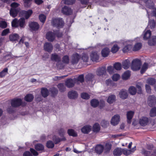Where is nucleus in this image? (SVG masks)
Listing matches in <instances>:
<instances>
[{
    "mask_svg": "<svg viewBox=\"0 0 156 156\" xmlns=\"http://www.w3.org/2000/svg\"><path fill=\"white\" fill-rule=\"evenodd\" d=\"M147 7L146 10L149 19L150 16H156V8L154 6L153 0H144Z\"/></svg>",
    "mask_w": 156,
    "mask_h": 156,
    "instance_id": "f257e3e1",
    "label": "nucleus"
},
{
    "mask_svg": "<svg viewBox=\"0 0 156 156\" xmlns=\"http://www.w3.org/2000/svg\"><path fill=\"white\" fill-rule=\"evenodd\" d=\"M19 4L16 2H13L11 5V8L10 11V14L13 17H16L20 9L18 8Z\"/></svg>",
    "mask_w": 156,
    "mask_h": 156,
    "instance_id": "f03ea898",
    "label": "nucleus"
},
{
    "mask_svg": "<svg viewBox=\"0 0 156 156\" xmlns=\"http://www.w3.org/2000/svg\"><path fill=\"white\" fill-rule=\"evenodd\" d=\"M25 24V20L24 18H21L19 20L16 19H15L12 22V27H17L20 26L21 27H23Z\"/></svg>",
    "mask_w": 156,
    "mask_h": 156,
    "instance_id": "7ed1b4c3",
    "label": "nucleus"
},
{
    "mask_svg": "<svg viewBox=\"0 0 156 156\" xmlns=\"http://www.w3.org/2000/svg\"><path fill=\"white\" fill-rule=\"evenodd\" d=\"M132 40H128L123 42L125 46L123 48L122 51L123 52H126L132 49V44L134 43Z\"/></svg>",
    "mask_w": 156,
    "mask_h": 156,
    "instance_id": "20e7f679",
    "label": "nucleus"
},
{
    "mask_svg": "<svg viewBox=\"0 0 156 156\" xmlns=\"http://www.w3.org/2000/svg\"><path fill=\"white\" fill-rule=\"evenodd\" d=\"M141 65V62L139 59H134L132 62L131 69L133 71L139 70L140 69Z\"/></svg>",
    "mask_w": 156,
    "mask_h": 156,
    "instance_id": "39448f33",
    "label": "nucleus"
},
{
    "mask_svg": "<svg viewBox=\"0 0 156 156\" xmlns=\"http://www.w3.org/2000/svg\"><path fill=\"white\" fill-rule=\"evenodd\" d=\"M51 24L54 27L58 28L62 27L63 26V22L62 19L59 18H54L52 19Z\"/></svg>",
    "mask_w": 156,
    "mask_h": 156,
    "instance_id": "423d86ee",
    "label": "nucleus"
},
{
    "mask_svg": "<svg viewBox=\"0 0 156 156\" xmlns=\"http://www.w3.org/2000/svg\"><path fill=\"white\" fill-rule=\"evenodd\" d=\"M56 34V32L49 31L46 34V38L50 41H52L55 39Z\"/></svg>",
    "mask_w": 156,
    "mask_h": 156,
    "instance_id": "0eeeda50",
    "label": "nucleus"
},
{
    "mask_svg": "<svg viewBox=\"0 0 156 156\" xmlns=\"http://www.w3.org/2000/svg\"><path fill=\"white\" fill-rule=\"evenodd\" d=\"M29 27L30 30L32 31L37 30L40 27L39 24L36 22H30L29 23Z\"/></svg>",
    "mask_w": 156,
    "mask_h": 156,
    "instance_id": "6e6552de",
    "label": "nucleus"
},
{
    "mask_svg": "<svg viewBox=\"0 0 156 156\" xmlns=\"http://www.w3.org/2000/svg\"><path fill=\"white\" fill-rule=\"evenodd\" d=\"M150 120L146 116H142L139 119V123L141 126H145L147 125Z\"/></svg>",
    "mask_w": 156,
    "mask_h": 156,
    "instance_id": "1a4fd4ad",
    "label": "nucleus"
},
{
    "mask_svg": "<svg viewBox=\"0 0 156 156\" xmlns=\"http://www.w3.org/2000/svg\"><path fill=\"white\" fill-rule=\"evenodd\" d=\"M80 56L77 53L73 55L71 58V62L72 64H76L78 63L80 58Z\"/></svg>",
    "mask_w": 156,
    "mask_h": 156,
    "instance_id": "9d476101",
    "label": "nucleus"
},
{
    "mask_svg": "<svg viewBox=\"0 0 156 156\" xmlns=\"http://www.w3.org/2000/svg\"><path fill=\"white\" fill-rule=\"evenodd\" d=\"M120 121V116L118 115H114L112 118L111 123L113 126L117 125Z\"/></svg>",
    "mask_w": 156,
    "mask_h": 156,
    "instance_id": "9b49d317",
    "label": "nucleus"
},
{
    "mask_svg": "<svg viewBox=\"0 0 156 156\" xmlns=\"http://www.w3.org/2000/svg\"><path fill=\"white\" fill-rule=\"evenodd\" d=\"M11 105L13 107H17L22 105V100L20 99L17 98L12 100L11 101Z\"/></svg>",
    "mask_w": 156,
    "mask_h": 156,
    "instance_id": "f8f14e48",
    "label": "nucleus"
},
{
    "mask_svg": "<svg viewBox=\"0 0 156 156\" xmlns=\"http://www.w3.org/2000/svg\"><path fill=\"white\" fill-rule=\"evenodd\" d=\"M156 102V97L153 95L150 96L148 98L147 103L150 106L154 105Z\"/></svg>",
    "mask_w": 156,
    "mask_h": 156,
    "instance_id": "ddd939ff",
    "label": "nucleus"
},
{
    "mask_svg": "<svg viewBox=\"0 0 156 156\" xmlns=\"http://www.w3.org/2000/svg\"><path fill=\"white\" fill-rule=\"evenodd\" d=\"M32 12L31 10H29L27 11H22L20 13V15L24 17L26 19H27L30 16Z\"/></svg>",
    "mask_w": 156,
    "mask_h": 156,
    "instance_id": "4468645a",
    "label": "nucleus"
},
{
    "mask_svg": "<svg viewBox=\"0 0 156 156\" xmlns=\"http://www.w3.org/2000/svg\"><path fill=\"white\" fill-rule=\"evenodd\" d=\"M106 69L105 67H103L98 69L96 71V74L99 76H105Z\"/></svg>",
    "mask_w": 156,
    "mask_h": 156,
    "instance_id": "2eb2a0df",
    "label": "nucleus"
},
{
    "mask_svg": "<svg viewBox=\"0 0 156 156\" xmlns=\"http://www.w3.org/2000/svg\"><path fill=\"white\" fill-rule=\"evenodd\" d=\"M44 49L46 51L50 52L53 49V46L51 43H46L44 46Z\"/></svg>",
    "mask_w": 156,
    "mask_h": 156,
    "instance_id": "dca6fc26",
    "label": "nucleus"
},
{
    "mask_svg": "<svg viewBox=\"0 0 156 156\" xmlns=\"http://www.w3.org/2000/svg\"><path fill=\"white\" fill-rule=\"evenodd\" d=\"M62 12L63 13L66 15L71 14L72 13L71 9L66 6H65L62 8Z\"/></svg>",
    "mask_w": 156,
    "mask_h": 156,
    "instance_id": "f3484780",
    "label": "nucleus"
},
{
    "mask_svg": "<svg viewBox=\"0 0 156 156\" xmlns=\"http://www.w3.org/2000/svg\"><path fill=\"white\" fill-rule=\"evenodd\" d=\"M91 128L92 127L91 126L87 125L84 126L81 129V131L83 133L87 134L91 130Z\"/></svg>",
    "mask_w": 156,
    "mask_h": 156,
    "instance_id": "a211bd4d",
    "label": "nucleus"
},
{
    "mask_svg": "<svg viewBox=\"0 0 156 156\" xmlns=\"http://www.w3.org/2000/svg\"><path fill=\"white\" fill-rule=\"evenodd\" d=\"M151 36V31L149 30H145L143 33V39L144 40L148 39Z\"/></svg>",
    "mask_w": 156,
    "mask_h": 156,
    "instance_id": "6ab92c4d",
    "label": "nucleus"
},
{
    "mask_svg": "<svg viewBox=\"0 0 156 156\" xmlns=\"http://www.w3.org/2000/svg\"><path fill=\"white\" fill-rule=\"evenodd\" d=\"M85 80L89 83H93L94 80V76L91 74L87 75L85 77Z\"/></svg>",
    "mask_w": 156,
    "mask_h": 156,
    "instance_id": "aec40b11",
    "label": "nucleus"
},
{
    "mask_svg": "<svg viewBox=\"0 0 156 156\" xmlns=\"http://www.w3.org/2000/svg\"><path fill=\"white\" fill-rule=\"evenodd\" d=\"M119 96L122 99H126L128 96L126 90H121L119 93Z\"/></svg>",
    "mask_w": 156,
    "mask_h": 156,
    "instance_id": "412c9836",
    "label": "nucleus"
},
{
    "mask_svg": "<svg viewBox=\"0 0 156 156\" xmlns=\"http://www.w3.org/2000/svg\"><path fill=\"white\" fill-rule=\"evenodd\" d=\"M91 60L93 61H97L98 59L99 55L97 52H94L90 55Z\"/></svg>",
    "mask_w": 156,
    "mask_h": 156,
    "instance_id": "4be33fe9",
    "label": "nucleus"
},
{
    "mask_svg": "<svg viewBox=\"0 0 156 156\" xmlns=\"http://www.w3.org/2000/svg\"><path fill=\"white\" fill-rule=\"evenodd\" d=\"M110 52V49L108 48H104L102 50L101 55L103 57H106L108 55Z\"/></svg>",
    "mask_w": 156,
    "mask_h": 156,
    "instance_id": "5701e85b",
    "label": "nucleus"
},
{
    "mask_svg": "<svg viewBox=\"0 0 156 156\" xmlns=\"http://www.w3.org/2000/svg\"><path fill=\"white\" fill-rule=\"evenodd\" d=\"M104 149V146L101 144L97 145L95 148V151L98 154L101 153L103 151Z\"/></svg>",
    "mask_w": 156,
    "mask_h": 156,
    "instance_id": "b1692460",
    "label": "nucleus"
},
{
    "mask_svg": "<svg viewBox=\"0 0 156 156\" xmlns=\"http://www.w3.org/2000/svg\"><path fill=\"white\" fill-rule=\"evenodd\" d=\"M113 154L114 156H120L122 154V149L116 148L114 150Z\"/></svg>",
    "mask_w": 156,
    "mask_h": 156,
    "instance_id": "393cba45",
    "label": "nucleus"
},
{
    "mask_svg": "<svg viewBox=\"0 0 156 156\" xmlns=\"http://www.w3.org/2000/svg\"><path fill=\"white\" fill-rule=\"evenodd\" d=\"M78 94L75 91H71L68 93V97L71 99H75L77 97Z\"/></svg>",
    "mask_w": 156,
    "mask_h": 156,
    "instance_id": "a878e982",
    "label": "nucleus"
},
{
    "mask_svg": "<svg viewBox=\"0 0 156 156\" xmlns=\"http://www.w3.org/2000/svg\"><path fill=\"white\" fill-rule=\"evenodd\" d=\"M65 83L67 87L69 88L71 87L74 85V81L73 79H69L66 80Z\"/></svg>",
    "mask_w": 156,
    "mask_h": 156,
    "instance_id": "bb28decb",
    "label": "nucleus"
},
{
    "mask_svg": "<svg viewBox=\"0 0 156 156\" xmlns=\"http://www.w3.org/2000/svg\"><path fill=\"white\" fill-rule=\"evenodd\" d=\"M134 114V112L132 111H130L127 112V122L128 123H130L131 120L133 118Z\"/></svg>",
    "mask_w": 156,
    "mask_h": 156,
    "instance_id": "cd10ccee",
    "label": "nucleus"
},
{
    "mask_svg": "<svg viewBox=\"0 0 156 156\" xmlns=\"http://www.w3.org/2000/svg\"><path fill=\"white\" fill-rule=\"evenodd\" d=\"M116 100V97L113 94H112L109 96L107 99V102L109 103L112 104Z\"/></svg>",
    "mask_w": 156,
    "mask_h": 156,
    "instance_id": "c85d7f7f",
    "label": "nucleus"
},
{
    "mask_svg": "<svg viewBox=\"0 0 156 156\" xmlns=\"http://www.w3.org/2000/svg\"><path fill=\"white\" fill-rule=\"evenodd\" d=\"M130 62L128 59H126L124 61L122 64L123 68L125 69H128L129 67Z\"/></svg>",
    "mask_w": 156,
    "mask_h": 156,
    "instance_id": "c756f323",
    "label": "nucleus"
},
{
    "mask_svg": "<svg viewBox=\"0 0 156 156\" xmlns=\"http://www.w3.org/2000/svg\"><path fill=\"white\" fill-rule=\"evenodd\" d=\"M130 75V72L129 70H127L122 74V79L124 80H126L129 77Z\"/></svg>",
    "mask_w": 156,
    "mask_h": 156,
    "instance_id": "7c9ffc66",
    "label": "nucleus"
},
{
    "mask_svg": "<svg viewBox=\"0 0 156 156\" xmlns=\"http://www.w3.org/2000/svg\"><path fill=\"white\" fill-rule=\"evenodd\" d=\"M119 42H117V44H114L113 46L112 47L111 49V51L112 53H115L119 50V48L118 46V44Z\"/></svg>",
    "mask_w": 156,
    "mask_h": 156,
    "instance_id": "2f4dec72",
    "label": "nucleus"
},
{
    "mask_svg": "<svg viewBox=\"0 0 156 156\" xmlns=\"http://www.w3.org/2000/svg\"><path fill=\"white\" fill-rule=\"evenodd\" d=\"M60 57L56 54H52L51 56V59L55 61H58L60 60Z\"/></svg>",
    "mask_w": 156,
    "mask_h": 156,
    "instance_id": "473e14b6",
    "label": "nucleus"
},
{
    "mask_svg": "<svg viewBox=\"0 0 156 156\" xmlns=\"http://www.w3.org/2000/svg\"><path fill=\"white\" fill-rule=\"evenodd\" d=\"M141 44L140 43H137L135 44L133 47H132V50L136 51L140 50L141 47Z\"/></svg>",
    "mask_w": 156,
    "mask_h": 156,
    "instance_id": "72a5a7b5",
    "label": "nucleus"
},
{
    "mask_svg": "<svg viewBox=\"0 0 156 156\" xmlns=\"http://www.w3.org/2000/svg\"><path fill=\"white\" fill-rule=\"evenodd\" d=\"M35 148L37 151H41L44 150V147L41 144H38L35 145Z\"/></svg>",
    "mask_w": 156,
    "mask_h": 156,
    "instance_id": "f704fd0d",
    "label": "nucleus"
},
{
    "mask_svg": "<svg viewBox=\"0 0 156 156\" xmlns=\"http://www.w3.org/2000/svg\"><path fill=\"white\" fill-rule=\"evenodd\" d=\"M129 92L130 94L134 95L136 94V90L135 87L133 86H131L129 88Z\"/></svg>",
    "mask_w": 156,
    "mask_h": 156,
    "instance_id": "c9c22d12",
    "label": "nucleus"
},
{
    "mask_svg": "<svg viewBox=\"0 0 156 156\" xmlns=\"http://www.w3.org/2000/svg\"><path fill=\"white\" fill-rule=\"evenodd\" d=\"M142 153L145 156H156V152H155L154 154H151V152L150 151H146L144 149L143 150Z\"/></svg>",
    "mask_w": 156,
    "mask_h": 156,
    "instance_id": "e433bc0d",
    "label": "nucleus"
},
{
    "mask_svg": "<svg viewBox=\"0 0 156 156\" xmlns=\"http://www.w3.org/2000/svg\"><path fill=\"white\" fill-rule=\"evenodd\" d=\"M19 38V35L17 34H11L9 36V39L11 41L17 40Z\"/></svg>",
    "mask_w": 156,
    "mask_h": 156,
    "instance_id": "4c0bfd02",
    "label": "nucleus"
},
{
    "mask_svg": "<svg viewBox=\"0 0 156 156\" xmlns=\"http://www.w3.org/2000/svg\"><path fill=\"white\" fill-rule=\"evenodd\" d=\"M68 133L69 136L75 137L77 136V133L74 130L72 129H69L68 130Z\"/></svg>",
    "mask_w": 156,
    "mask_h": 156,
    "instance_id": "58836bf2",
    "label": "nucleus"
},
{
    "mask_svg": "<svg viewBox=\"0 0 156 156\" xmlns=\"http://www.w3.org/2000/svg\"><path fill=\"white\" fill-rule=\"evenodd\" d=\"M148 43L150 45H153L156 44V36H153L151 39L148 41Z\"/></svg>",
    "mask_w": 156,
    "mask_h": 156,
    "instance_id": "ea45409f",
    "label": "nucleus"
},
{
    "mask_svg": "<svg viewBox=\"0 0 156 156\" xmlns=\"http://www.w3.org/2000/svg\"><path fill=\"white\" fill-rule=\"evenodd\" d=\"M33 96L31 94H27L25 97V100L27 101H31L34 98Z\"/></svg>",
    "mask_w": 156,
    "mask_h": 156,
    "instance_id": "a19ab883",
    "label": "nucleus"
},
{
    "mask_svg": "<svg viewBox=\"0 0 156 156\" xmlns=\"http://www.w3.org/2000/svg\"><path fill=\"white\" fill-rule=\"evenodd\" d=\"M41 93L43 97H47L48 94V89L46 88H42L41 90Z\"/></svg>",
    "mask_w": 156,
    "mask_h": 156,
    "instance_id": "79ce46f5",
    "label": "nucleus"
},
{
    "mask_svg": "<svg viewBox=\"0 0 156 156\" xmlns=\"http://www.w3.org/2000/svg\"><path fill=\"white\" fill-rule=\"evenodd\" d=\"M100 130V126L98 123H95L93 127V130L94 132H98Z\"/></svg>",
    "mask_w": 156,
    "mask_h": 156,
    "instance_id": "37998d69",
    "label": "nucleus"
},
{
    "mask_svg": "<svg viewBox=\"0 0 156 156\" xmlns=\"http://www.w3.org/2000/svg\"><path fill=\"white\" fill-rule=\"evenodd\" d=\"M99 103L98 101L96 99H93L91 101V105L94 107H97Z\"/></svg>",
    "mask_w": 156,
    "mask_h": 156,
    "instance_id": "c03bdc74",
    "label": "nucleus"
},
{
    "mask_svg": "<svg viewBox=\"0 0 156 156\" xmlns=\"http://www.w3.org/2000/svg\"><path fill=\"white\" fill-rule=\"evenodd\" d=\"M143 84L141 83H138L136 85V87L138 89L137 93L138 94H141L142 93L141 87H142Z\"/></svg>",
    "mask_w": 156,
    "mask_h": 156,
    "instance_id": "a18cd8bd",
    "label": "nucleus"
},
{
    "mask_svg": "<svg viewBox=\"0 0 156 156\" xmlns=\"http://www.w3.org/2000/svg\"><path fill=\"white\" fill-rule=\"evenodd\" d=\"M148 67V64L147 63H144L141 69L140 72L142 74L144 73L147 69Z\"/></svg>",
    "mask_w": 156,
    "mask_h": 156,
    "instance_id": "49530a36",
    "label": "nucleus"
},
{
    "mask_svg": "<svg viewBox=\"0 0 156 156\" xmlns=\"http://www.w3.org/2000/svg\"><path fill=\"white\" fill-rule=\"evenodd\" d=\"M148 26H150L151 29L154 28L155 26V23L154 20H149Z\"/></svg>",
    "mask_w": 156,
    "mask_h": 156,
    "instance_id": "de8ad7c7",
    "label": "nucleus"
},
{
    "mask_svg": "<svg viewBox=\"0 0 156 156\" xmlns=\"http://www.w3.org/2000/svg\"><path fill=\"white\" fill-rule=\"evenodd\" d=\"M46 146L48 148H52L54 147V144L52 141H48L47 142Z\"/></svg>",
    "mask_w": 156,
    "mask_h": 156,
    "instance_id": "09e8293b",
    "label": "nucleus"
},
{
    "mask_svg": "<svg viewBox=\"0 0 156 156\" xmlns=\"http://www.w3.org/2000/svg\"><path fill=\"white\" fill-rule=\"evenodd\" d=\"M114 68L116 70H120L122 68V65L119 62H117L114 64Z\"/></svg>",
    "mask_w": 156,
    "mask_h": 156,
    "instance_id": "8fccbe9b",
    "label": "nucleus"
},
{
    "mask_svg": "<svg viewBox=\"0 0 156 156\" xmlns=\"http://www.w3.org/2000/svg\"><path fill=\"white\" fill-rule=\"evenodd\" d=\"M8 69L7 68H5L0 73V77L4 76L8 73Z\"/></svg>",
    "mask_w": 156,
    "mask_h": 156,
    "instance_id": "3c124183",
    "label": "nucleus"
},
{
    "mask_svg": "<svg viewBox=\"0 0 156 156\" xmlns=\"http://www.w3.org/2000/svg\"><path fill=\"white\" fill-rule=\"evenodd\" d=\"M39 19L41 22L44 23L46 19V16L43 14H41L39 16Z\"/></svg>",
    "mask_w": 156,
    "mask_h": 156,
    "instance_id": "603ef678",
    "label": "nucleus"
},
{
    "mask_svg": "<svg viewBox=\"0 0 156 156\" xmlns=\"http://www.w3.org/2000/svg\"><path fill=\"white\" fill-rule=\"evenodd\" d=\"M147 82L151 85H153L155 83L156 81L154 79L150 78L147 80Z\"/></svg>",
    "mask_w": 156,
    "mask_h": 156,
    "instance_id": "864d4df0",
    "label": "nucleus"
},
{
    "mask_svg": "<svg viewBox=\"0 0 156 156\" xmlns=\"http://www.w3.org/2000/svg\"><path fill=\"white\" fill-rule=\"evenodd\" d=\"M150 115L151 117H154L156 116V108H153L151 110Z\"/></svg>",
    "mask_w": 156,
    "mask_h": 156,
    "instance_id": "5fc2aeb1",
    "label": "nucleus"
},
{
    "mask_svg": "<svg viewBox=\"0 0 156 156\" xmlns=\"http://www.w3.org/2000/svg\"><path fill=\"white\" fill-rule=\"evenodd\" d=\"M111 144L108 143H107L105 144V146L104 147V149L107 152L111 149Z\"/></svg>",
    "mask_w": 156,
    "mask_h": 156,
    "instance_id": "6e6d98bb",
    "label": "nucleus"
},
{
    "mask_svg": "<svg viewBox=\"0 0 156 156\" xmlns=\"http://www.w3.org/2000/svg\"><path fill=\"white\" fill-rule=\"evenodd\" d=\"M120 75L118 74H115L112 77V78L113 81H117L119 79Z\"/></svg>",
    "mask_w": 156,
    "mask_h": 156,
    "instance_id": "4d7b16f0",
    "label": "nucleus"
},
{
    "mask_svg": "<svg viewBox=\"0 0 156 156\" xmlns=\"http://www.w3.org/2000/svg\"><path fill=\"white\" fill-rule=\"evenodd\" d=\"M58 87L60 90L61 92L64 91L65 90V87L63 83L59 84L58 85Z\"/></svg>",
    "mask_w": 156,
    "mask_h": 156,
    "instance_id": "13d9d810",
    "label": "nucleus"
},
{
    "mask_svg": "<svg viewBox=\"0 0 156 156\" xmlns=\"http://www.w3.org/2000/svg\"><path fill=\"white\" fill-rule=\"evenodd\" d=\"M81 98L85 99H88L89 98L90 96L88 94L86 93H83L81 94Z\"/></svg>",
    "mask_w": 156,
    "mask_h": 156,
    "instance_id": "bf43d9fd",
    "label": "nucleus"
},
{
    "mask_svg": "<svg viewBox=\"0 0 156 156\" xmlns=\"http://www.w3.org/2000/svg\"><path fill=\"white\" fill-rule=\"evenodd\" d=\"M62 61L64 63H68L69 62V59L68 56L67 55L64 56L62 58Z\"/></svg>",
    "mask_w": 156,
    "mask_h": 156,
    "instance_id": "052dcab7",
    "label": "nucleus"
},
{
    "mask_svg": "<svg viewBox=\"0 0 156 156\" xmlns=\"http://www.w3.org/2000/svg\"><path fill=\"white\" fill-rule=\"evenodd\" d=\"M52 140L55 144H57L60 141V139L55 136H53Z\"/></svg>",
    "mask_w": 156,
    "mask_h": 156,
    "instance_id": "680f3d73",
    "label": "nucleus"
},
{
    "mask_svg": "<svg viewBox=\"0 0 156 156\" xmlns=\"http://www.w3.org/2000/svg\"><path fill=\"white\" fill-rule=\"evenodd\" d=\"M101 124L103 127H105L108 125L109 122L107 121L103 120L101 122Z\"/></svg>",
    "mask_w": 156,
    "mask_h": 156,
    "instance_id": "e2e57ef3",
    "label": "nucleus"
},
{
    "mask_svg": "<svg viewBox=\"0 0 156 156\" xmlns=\"http://www.w3.org/2000/svg\"><path fill=\"white\" fill-rule=\"evenodd\" d=\"M75 0H64V3L66 4L71 5L75 2Z\"/></svg>",
    "mask_w": 156,
    "mask_h": 156,
    "instance_id": "0e129e2a",
    "label": "nucleus"
},
{
    "mask_svg": "<svg viewBox=\"0 0 156 156\" xmlns=\"http://www.w3.org/2000/svg\"><path fill=\"white\" fill-rule=\"evenodd\" d=\"M107 70L110 74H112L114 72V69L112 66H110L107 67Z\"/></svg>",
    "mask_w": 156,
    "mask_h": 156,
    "instance_id": "69168bd1",
    "label": "nucleus"
},
{
    "mask_svg": "<svg viewBox=\"0 0 156 156\" xmlns=\"http://www.w3.org/2000/svg\"><path fill=\"white\" fill-rule=\"evenodd\" d=\"M9 33V30L8 28L4 30L2 32L1 35L2 36H4L6 35Z\"/></svg>",
    "mask_w": 156,
    "mask_h": 156,
    "instance_id": "338daca9",
    "label": "nucleus"
},
{
    "mask_svg": "<svg viewBox=\"0 0 156 156\" xmlns=\"http://www.w3.org/2000/svg\"><path fill=\"white\" fill-rule=\"evenodd\" d=\"M32 0H23L24 5L25 7L29 6Z\"/></svg>",
    "mask_w": 156,
    "mask_h": 156,
    "instance_id": "774afa93",
    "label": "nucleus"
}]
</instances>
